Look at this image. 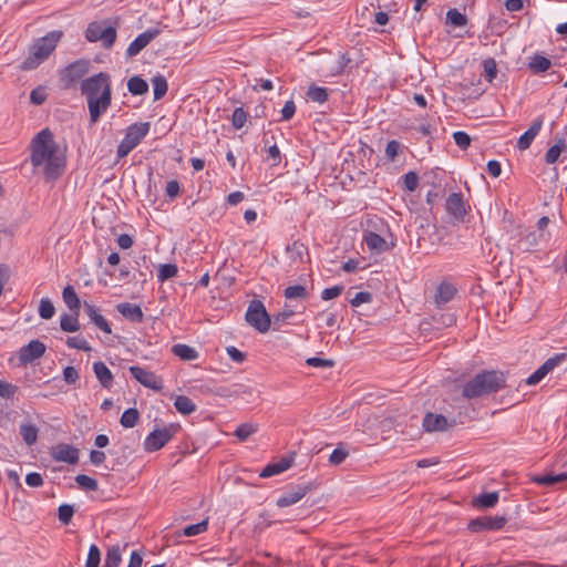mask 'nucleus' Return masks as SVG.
<instances>
[{
  "instance_id": "1",
  "label": "nucleus",
  "mask_w": 567,
  "mask_h": 567,
  "mask_svg": "<svg viewBox=\"0 0 567 567\" xmlns=\"http://www.w3.org/2000/svg\"><path fill=\"white\" fill-rule=\"evenodd\" d=\"M30 162L34 173L42 174L47 181H55L64 173L65 155L60 152L49 128L41 130L32 138Z\"/></svg>"
},
{
  "instance_id": "2",
  "label": "nucleus",
  "mask_w": 567,
  "mask_h": 567,
  "mask_svg": "<svg viewBox=\"0 0 567 567\" xmlns=\"http://www.w3.org/2000/svg\"><path fill=\"white\" fill-rule=\"evenodd\" d=\"M82 95L85 96L90 122L95 124L112 103V81L106 72H100L81 82Z\"/></svg>"
},
{
  "instance_id": "3",
  "label": "nucleus",
  "mask_w": 567,
  "mask_h": 567,
  "mask_svg": "<svg viewBox=\"0 0 567 567\" xmlns=\"http://www.w3.org/2000/svg\"><path fill=\"white\" fill-rule=\"evenodd\" d=\"M457 292L456 287L449 280H442L434 290L433 303L436 312L432 310L427 326L434 330L451 327L455 322V316L449 311L441 312L443 307L452 301Z\"/></svg>"
},
{
  "instance_id": "4",
  "label": "nucleus",
  "mask_w": 567,
  "mask_h": 567,
  "mask_svg": "<svg viewBox=\"0 0 567 567\" xmlns=\"http://www.w3.org/2000/svg\"><path fill=\"white\" fill-rule=\"evenodd\" d=\"M505 386V377L497 371H483L468 380L462 390V395L468 400L482 398Z\"/></svg>"
},
{
  "instance_id": "5",
  "label": "nucleus",
  "mask_w": 567,
  "mask_h": 567,
  "mask_svg": "<svg viewBox=\"0 0 567 567\" xmlns=\"http://www.w3.org/2000/svg\"><path fill=\"white\" fill-rule=\"evenodd\" d=\"M62 37V31L54 30L38 39L30 48V53L21 63L20 69L30 71L38 68L55 50Z\"/></svg>"
},
{
  "instance_id": "6",
  "label": "nucleus",
  "mask_w": 567,
  "mask_h": 567,
  "mask_svg": "<svg viewBox=\"0 0 567 567\" xmlns=\"http://www.w3.org/2000/svg\"><path fill=\"white\" fill-rule=\"evenodd\" d=\"M150 123H134L130 125L126 130L124 138L121 141L120 145L117 146V157L123 158L128 153L134 150L140 142L150 132Z\"/></svg>"
},
{
  "instance_id": "7",
  "label": "nucleus",
  "mask_w": 567,
  "mask_h": 567,
  "mask_svg": "<svg viewBox=\"0 0 567 567\" xmlns=\"http://www.w3.org/2000/svg\"><path fill=\"white\" fill-rule=\"evenodd\" d=\"M245 318L251 327L261 333L267 332L271 324V318L264 303L257 299L250 301Z\"/></svg>"
},
{
  "instance_id": "8",
  "label": "nucleus",
  "mask_w": 567,
  "mask_h": 567,
  "mask_svg": "<svg viewBox=\"0 0 567 567\" xmlns=\"http://www.w3.org/2000/svg\"><path fill=\"white\" fill-rule=\"evenodd\" d=\"M85 38L89 42L101 41L103 48L110 49L116 40V29L106 25L105 22H91L85 31Z\"/></svg>"
},
{
  "instance_id": "9",
  "label": "nucleus",
  "mask_w": 567,
  "mask_h": 567,
  "mask_svg": "<svg viewBox=\"0 0 567 567\" xmlns=\"http://www.w3.org/2000/svg\"><path fill=\"white\" fill-rule=\"evenodd\" d=\"M178 429V424H169L163 429L154 430L145 437L144 450L146 452L161 450L173 439Z\"/></svg>"
},
{
  "instance_id": "10",
  "label": "nucleus",
  "mask_w": 567,
  "mask_h": 567,
  "mask_svg": "<svg viewBox=\"0 0 567 567\" xmlns=\"http://www.w3.org/2000/svg\"><path fill=\"white\" fill-rule=\"evenodd\" d=\"M90 69V61L81 59L76 60L63 70H61V81L63 82L64 89H71L74 84L80 81L84 75L87 74Z\"/></svg>"
},
{
  "instance_id": "11",
  "label": "nucleus",
  "mask_w": 567,
  "mask_h": 567,
  "mask_svg": "<svg viewBox=\"0 0 567 567\" xmlns=\"http://www.w3.org/2000/svg\"><path fill=\"white\" fill-rule=\"evenodd\" d=\"M429 184L431 185V189L427 190V203L444 197L446 194L445 171L436 167L432 169L431 173H427V185Z\"/></svg>"
},
{
  "instance_id": "12",
  "label": "nucleus",
  "mask_w": 567,
  "mask_h": 567,
  "mask_svg": "<svg viewBox=\"0 0 567 567\" xmlns=\"http://www.w3.org/2000/svg\"><path fill=\"white\" fill-rule=\"evenodd\" d=\"M444 207L453 223L464 221L467 215V208L461 193H451L445 199Z\"/></svg>"
},
{
  "instance_id": "13",
  "label": "nucleus",
  "mask_w": 567,
  "mask_h": 567,
  "mask_svg": "<svg viewBox=\"0 0 567 567\" xmlns=\"http://www.w3.org/2000/svg\"><path fill=\"white\" fill-rule=\"evenodd\" d=\"M317 488V484L315 482H308L305 484L296 485L290 491L282 494L276 502L278 507H287L296 504L302 497H305L309 492Z\"/></svg>"
},
{
  "instance_id": "14",
  "label": "nucleus",
  "mask_w": 567,
  "mask_h": 567,
  "mask_svg": "<svg viewBox=\"0 0 567 567\" xmlns=\"http://www.w3.org/2000/svg\"><path fill=\"white\" fill-rule=\"evenodd\" d=\"M567 359V354L561 352L557 353L551 358H548L533 374H530L526 383L528 385H535L540 382L550 371L563 363Z\"/></svg>"
},
{
  "instance_id": "15",
  "label": "nucleus",
  "mask_w": 567,
  "mask_h": 567,
  "mask_svg": "<svg viewBox=\"0 0 567 567\" xmlns=\"http://www.w3.org/2000/svg\"><path fill=\"white\" fill-rule=\"evenodd\" d=\"M130 373L136 381H138L141 384H143L146 388H150L155 391H161L163 389L162 378L156 375L152 371H147L137 365H133V367H130Z\"/></svg>"
},
{
  "instance_id": "16",
  "label": "nucleus",
  "mask_w": 567,
  "mask_h": 567,
  "mask_svg": "<svg viewBox=\"0 0 567 567\" xmlns=\"http://www.w3.org/2000/svg\"><path fill=\"white\" fill-rule=\"evenodd\" d=\"M506 524L504 516H482L468 523V529L474 533L483 530H498Z\"/></svg>"
},
{
  "instance_id": "17",
  "label": "nucleus",
  "mask_w": 567,
  "mask_h": 567,
  "mask_svg": "<svg viewBox=\"0 0 567 567\" xmlns=\"http://www.w3.org/2000/svg\"><path fill=\"white\" fill-rule=\"evenodd\" d=\"M45 344L39 340H31L27 346L22 347L19 352V361L21 364H28L41 358L45 352Z\"/></svg>"
},
{
  "instance_id": "18",
  "label": "nucleus",
  "mask_w": 567,
  "mask_h": 567,
  "mask_svg": "<svg viewBox=\"0 0 567 567\" xmlns=\"http://www.w3.org/2000/svg\"><path fill=\"white\" fill-rule=\"evenodd\" d=\"M51 456L58 462L75 464L79 461V450L70 444L60 443L52 447Z\"/></svg>"
},
{
  "instance_id": "19",
  "label": "nucleus",
  "mask_w": 567,
  "mask_h": 567,
  "mask_svg": "<svg viewBox=\"0 0 567 567\" xmlns=\"http://www.w3.org/2000/svg\"><path fill=\"white\" fill-rule=\"evenodd\" d=\"M158 29H148L145 32L141 33L136 37V39L131 42L126 50V55L128 58H133L137 55L144 48H146L151 41H153L158 34Z\"/></svg>"
},
{
  "instance_id": "20",
  "label": "nucleus",
  "mask_w": 567,
  "mask_h": 567,
  "mask_svg": "<svg viewBox=\"0 0 567 567\" xmlns=\"http://www.w3.org/2000/svg\"><path fill=\"white\" fill-rule=\"evenodd\" d=\"M116 310L127 320L132 322H142L144 320V313L140 306L130 303V302H123L118 303L116 306Z\"/></svg>"
},
{
  "instance_id": "21",
  "label": "nucleus",
  "mask_w": 567,
  "mask_h": 567,
  "mask_svg": "<svg viewBox=\"0 0 567 567\" xmlns=\"http://www.w3.org/2000/svg\"><path fill=\"white\" fill-rule=\"evenodd\" d=\"M83 307L85 313L87 315L92 323H94L103 332L109 334L112 333V329L107 320L97 312L96 308L93 305L84 301Z\"/></svg>"
},
{
  "instance_id": "22",
  "label": "nucleus",
  "mask_w": 567,
  "mask_h": 567,
  "mask_svg": "<svg viewBox=\"0 0 567 567\" xmlns=\"http://www.w3.org/2000/svg\"><path fill=\"white\" fill-rule=\"evenodd\" d=\"M542 125V118H537L536 121H534L529 128L518 138L517 147L522 151L527 150L533 143L536 135L539 133Z\"/></svg>"
},
{
  "instance_id": "23",
  "label": "nucleus",
  "mask_w": 567,
  "mask_h": 567,
  "mask_svg": "<svg viewBox=\"0 0 567 567\" xmlns=\"http://www.w3.org/2000/svg\"><path fill=\"white\" fill-rule=\"evenodd\" d=\"M454 420L449 421L444 415L427 412V432L446 431L454 425Z\"/></svg>"
},
{
  "instance_id": "24",
  "label": "nucleus",
  "mask_w": 567,
  "mask_h": 567,
  "mask_svg": "<svg viewBox=\"0 0 567 567\" xmlns=\"http://www.w3.org/2000/svg\"><path fill=\"white\" fill-rule=\"evenodd\" d=\"M292 463H293L292 457H284L279 462L268 464L266 467H264L262 471L260 472L259 476L266 478V477H270V476L280 474V473L285 472L286 470H288L289 467H291Z\"/></svg>"
},
{
  "instance_id": "25",
  "label": "nucleus",
  "mask_w": 567,
  "mask_h": 567,
  "mask_svg": "<svg viewBox=\"0 0 567 567\" xmlns=\"http://www.w3.org/2000/svg\"><path fill=\"white\" fill-rule=\"evenodd\" d=\"M93 371L101 385L105 389H110L113 384V374L111 370L102 361L93 363Z\"/></svg>"
},
{
  "instance_id": "26",
  "label": "nucleus",
  "mask_w": 567,
  "mask_h": 567,
  "mask_svg": "<svg viewBox=\"0 0 567 567\" xmlns=\"http://www.w3.org/2000/svg\"><path fill=\"white\" fill-rule=\"evenodd\" d=\"M62 299L64 301V303L66 305V307L72 311V312H79L80 311V308H81V301L74 290V288L70 285H68L63 291H62Z\"/></svg>"
},
{
  "instance_id": "27",
  "label": "nucleus",
  "mask_w": 567,
  "mask_h": 567,
  "mask_svg": "<svg viewBox=\"0 0 567 567\" xmlns=\"http://www.w3.org/2000/svg\"><path fill=\"white\" fill-rule=\"evenodd\" d=\"M363 241L365 243V245L368 246V248L370 250L381 252L386 249L385 239L377 233H373V231L367 233L364 235Z\"/></svg>"
},
{
  "instance_id": "28",
  "label": "nucleus",
  "mask_w": 567,
  "mask_h": 567,
  "mask_svg": "<svg viewBox=\"0 0 567 567\" xmlns=\"http://www.w3.org/2000/svg\"><path fill=\"white\" fill-rule=\"evenodd\" d=\"M172 352L184 361H193L198 358V352L193 347L184 343L174 344L172 347Z\"/></svg>"
},
{
  "instance_id": "29",
  "label": "nucleus",
  "mask_w": 567,
  "mask_h": 567,
  "mask_svg": "<svg viewBox=\"0 0 567 567\" xmlns=\"http://www.w3.org/2000/svg\"><path fill=\"white\" fill-rule=\"evenodd\" d=\"M532 480L538 485L553 486L555 484L567 481V472L559 474L536 475Z\"/></svg>"
},
{
  "instance_id": "30",
  "label": "nucleus",
  "mask_w": 567,
  "mask_h": 567,
  "mask_svg": "<svg viewBox=\"0 0 567 567\" xmlns=\"http://www.w3.org/2000/svg\"><path fill=\"white\" fill-rule=\"evenodd\" d=\"M499 495L497 492H491V493H483L476 496L473 501L475 506L482 507V508H492L494 507L498 502Z\"/></svg>"
},
{
  "instance_id": "31",
  "label": "nucleus",
  "mask_w": 567,
  "mask_h": 567,
  "mask_svg": "<svg viewBox=\"0 0 567 567\" xmlns=\"http://www.w3.org/2000/svg\"><path fill=\"white\" fill-rule=\"evenodd\" d=\"M174 406L183 415H189L196 411V404L186 395L176 396Z\"/></svg>"
},
{
  "instance_id": "32",
  "label": "nucleus",
  "mask_w": 567,
  "mask_h": 567,
  "mask_svg": "<svg viewBox=\"0 0 567 567\" xmlns=\"http://www.w3.org/2000/svg\"><path fill=\"white\" fill-rule=\"evenodd\" d=\"M127 89L133 95H143L148 92V84L141 76L134 75L127 81Z\"/></svg>"
},
{
  "instance_id": "33",
  "label": "nucleus",
  "mask_w": 567,
  "mask_h": 567,
  "mask_svg": "<svg viewBox=\"0 0 567 567\" xmlns=\"http://www.w3.org/2000/svg\"><path fill=\"white\" fill-rule=\"evenodd\" d=\"M38 427L31 423H22L20 425V435L27 445H33L38 440Z\"/></svg>"
},
{
  "instance_id": "34",
  "label": "nucleus",
  "mask_w": 567,
  "mask_h": 567,
  "mask_svg": "<svg viewBox=\"0 0 567 567\" xmlns=\"http://www.w3.org/2000/svg\"><path fill=\"white\" fill-rule=\"evenodd\" d=\"M79 312H73L72 315L64 313L61 316L60 327L65 332H75L80 329V323L78 319Z\"/></svg>"
},
{
  "instance_id": "35",
  "label": "nucleus",
  "mask_w": 567,
  "mask_h": 567,
  "mask_svg": "<svg viewBox=\"0 0 567 567\" xmlns=\"http://www.w3.org/2000/svg\"><path fill=\"white\" fill-rule=\"evenodd\" d=\"M306 95L312 102L324 103L328 100L329 93L326 87L311 84L308 87Z\"/></svg>"
},
{
  "instance_id": "36",
  "label": "nucleus",
  "mask_w": 567,
  "mask_h": 567,
  "mask_svg": "<svg viewBox=\"0 0 567 567\" xmlns=\"http://www.w3.org/2000/svg\"><path fill=\"white\" fill-rule=\"evenodd\" d=\"M550 60L539 54H535L534 56H532L528 64L529 69L534 73L545 72L550 68Z\"/></svg>"
},
{
  "instance_id": "37",
  "label": "nucleus",
  "mask_w": 567,
  "mask_h": 567,
  "mask_svg": "<svg viewBox=\"0 0 567 567\" xmlns=\"http://www.w3.org/2000/svg\"><path fill=\"white\" fill-rule=\"evenodd\" d=\"M284 296L286 299H300L306 300L309 297L308 290L302 285L289 286L285 289Z\"/></svg>"
},
{
  "instance_id": "38",
  "label": "nucleus",
  "mask_w": 567,
  "mask_h": 567,
  "mask_svg": "<svg viewBox=\"0 0 567 567\" xmlns=\"http://www.w3.org/2000/svg\"><path fill=\"white\" fill-rule=\"evenodd\" d=\"M566 147V142L564 138H558L556 144L548 148L545 155V161L547 164H554L557 162L559 155L563 150Z\"/></svg>"
},
{
  "instance_id": "39",
  "label": "nucleus",
  "mask_w": 567,
  "mask_h": 567,
  "mask_svg": "<svg viewBox=\"0 0 567 567\" xmlns=\"http://www.w3.org/2000/svg\"><path fill=\"white\" fill-rule=\"evenodd\" d=\"M140 419V413L135 408L125 410L121 416L120 423L123 427L131 429L136 425Z\"/></svg>"
},
{
  "instance_id": "40",
  "label": "nucleus",
  "mask_w": 567,
  "mask_h": 567,
  "mask_svg": "<svg viewBox=\"0 0 567 567\" xmlns=\"http://www.w3.org/2000/svg\"><path fill=\"white\" fill-rule=\"evenodd\" d=\"M154 100H161L167 92L168 85L165 76L156 75L152 79Z\"/></svg>"
},
{
  "instance_id": "41",
  "label": "nucleus",
  "mask_w": 567,
  "mask_h": 567,
  "mask_svg": "<svg viewBox=\"0 0 567 567\" xmlns=\"http://www.w3.org/2000/svg\"><path fill=\"white\" fill-rule=\"evenodd\" d=\"M122 561L121 549L118 545L107 549L104 567H118Z\"/></svg>"
},
{
  "instance_id": "42",
  "label": "nucleus",
  "mask_w": 567,
  "mask_h": 567,
  "mask_svg": "<svg viewBox=\"0 0 567 567\" xmlns=\"http://www.w3.org/2000/svg\"><path fill=\"white\" fill-rule=\"evenodd\" d=\"M349 456V451L343 443H339L338 446L332 451L329 463L331 465H340Z\"/></svg>"
},
{
  "instance_id": "43",
  "label": "nucleus",
  "mask_w": 567,
  "mask_h": 567,
  "mask_svg": "<svg viewBox=\"0 0 567 567\" xmlns=\"http://www.w3.org/2000/svg\"><path fill=\"white\" fill-rule=\"evenodd\" d=\"M446 22L453 27H464L467 23V18L457 9H450L446 13Z\"/></svg>"
},
{
  "instance_id": "44",
  "label": "nucleus",
  "mask_w": 567,
  "mask_h": 567,
  "mask_svg": "<svg viewBox=\"0 0 567 567\" xmlns=\"http://www.w3.org/2000/svg\"><path fill=\"white\" fill-rule=\"evenodd\" d=\"M296 311L285 307L282 311L278 312L272 318L274 329L279 330L282 324L287 323L290 318L295 316Z\"/></svg>"
},
{
  "instance_id": "45",
  "label": "nucleus",
  "mask_w": 567,
  "mask_h": 567,
  "mask_svg": "<svg viewBox=\"0 0 567 567\" xmlns=\"http://www.w3.org/2000/svg\"><path fill=\"white\" fill-rule=\"evenodd\" d=\"M258 430L257 425L252 424V423H243L240 424L236 431H235V436L240 441V442H244L246 441L250 435H252L254 433H256Z\"/></svg>"
},
{
  "instance_id": "46",
  "label": "nucleus",
  "mask_w": 567,
  "mask_h": 567,
  "mask_svg": "<svg viewBox=\"0 0 567 567\" xmlns=\"http://www.w3.org/2000/svg\"><path fill=\"white\" fill-rule=\"evenodd\" d=\"M178 272V268L174 264H163L159 266L157 278L161 282H164L171 278H174Z\"/></svg>"
},
{
  "instance_id": "47",
  "label": "nucleus",
  "mask_w": 567,
  "mask_h": 567,
  "mask_svg": "<svg viewBox=\"0 0 567 567\" xmlns=\"http://www.w3.org/2000/svg\"><path fill=\"white\" fill-rule=\"evenodd\" d=\"M484 78L487 82H493L497 75V64L494 59L488 58L483 61Z\"/></svg>"
},
{
  "instance_id": "48",
  "label": "nucleus",
  "mask_w": 567,
  "mask_h": 567,
  "mask_svg": "<svg viewBox=\"0 0 567 567\" xmlns=\"http://www.w3.org/2000/svg\"><path fill=\"white\" fill-rule=\"evenodd\" d=\"M39 316L42 319H51L55 313V308L50 299L42 298L39 303Z\"/></svg>"
},
{
  "instance_id": "49",
  "label": "nucleus",
  "mask_w": 567,
  "mask_h": 567,
  "mask_svg": "<svg viewBox=\"0 0 567 567\" xmlns=\"http://www.w3.org/2000/svg\"><path fill=\"white\" fill-rule=\"evenodd\" d=\"M76 484L85 491H96L99 485L97 481L85 474H79L75 476Z\"/></svg>"
},
{
  "instance_id": "50",
  "label": "nucleus",
  "mask_w": 567,
  "mask_h": 567,
  "mask_svg": "<svg viewBox=\"0 0 567 567\" xmlns=\"http://www.w3.org/2000/svg\"><path fill=\"white\" fill-rule=\"evenodd\" d=\"M208 528V519H204L197 524L188 525L183 529V535L190 537L205 533Z\"/></svg>"
},
{
  "instance_id": "51",
  "label": "nucleus",
  "mask_w": 567,
  "mask_h": 567,
  "mask_svg": "<svg viewBox=\"0 0 567 567\" xmlns=\"http://www.w3.org/2000/svg\"><path fill=\"white\" fill-rule=\"evenodd\" d=\"M100 563H101L100 548L95 544H92L89 548L85 567H99Z\"/></svg>"
},
{
  "instance_id": "52",
  "label": "nucleus",
  "mask_w": 567,
  "mask_h": 567,
  "mask_svg": "<svg viewBox=\"0 0 567 567\" xmlns=\"http://www.w3.org/2000/svg\"><path fill=\"white\" fill-rule=\"evenodd\" d=\"M73 514H74V508L72 505L62 504L59 506L58 517L62 524L68 525L71 522Z\"/></svg>"
},
{
  "instance_id": "53",
  "label": "nucleus",
  "mask_w": 567,
  "mask_h": 567,
  "mask_svg": "<svg viewBox=\"0 0 567 567\" xmlns=\"http://www.w3.org/2000/svg\"><path fill=\"white\" fill-rule=\"evenodd\" d=\"M247 113L243 107H236L233 112L231 124L236 130L241 128L247 122Z\"/></svg>"
},
{
  "instance_id": "54",
  "label": "nucleus",
  "mask_w": 567,
  "mask_h": 567,
  "mask_svg": "<svg viewBox=\"0 0 567 567\" xmlns=\"http://www.w3.org/2000/svg\"><path fill=\"white\" fill-rule=\"evenodd\" d=\"M66 344L71 349H78V350H82V351H91V347H90L89 342L83 338L69 337L66 340Z\"/></svg>"
},
{
  "instance_id": "55",
  "label": "nucleus",
  "mask_w": 567,
  "mask_h": 567,
  "mask_svg": "<svg viewBox=\"0 0 567 567\" xmlns=\"http://www.w3.org/2000/svg\"><path fill=\"white\" fill-rule=\"evenodd\" d=\"M400 152H401V144L395 140H392L388 143V145L385 147V157L389 161L394 162L395 158L398 157V155L400 154Z\"/></svg>"
},
{
  "instance_id": "56",
  "label": "nucleus",
  "mask_w": 567,
  "mask_h": 567,
  "mask_svg": "<svg viewBox=\"0 0 567 567\" xmlns=\"http://www.w3.org/2000/svg\"><path fill=\"white\" fill-rule=\"evenodd\" d=\"M404 189L414 192L419 185V176L415 172H409L403 176Z\"/></svg>"
},
{
  "instance_id": "57",
  "label": "nucleus",
  "mask_w": 567,
  "mask_h": 567,
  "mask_svg": "<svg viewBox=\"0 0 567 567\" xmlns=\"http://www.w3.org/2000/svg\"><path fill=\"white\" fill-rule=\"evenodd\" d=\"M47 100L45 90L41 86L33 89L30 93V102L34 105H41Z\"/></svg>"
},
{
  "instance_id": "58",
  "label": "nucleus",
  "mask_w": 567,
  "mask_h": 567,
  "mask_svg": "<svg viewBox=\"0 0 567 567\" xmlns=\"http://www.w3.org/2000/svg\"><path fill=\"white\" fill-rule=\"evenodd\" d=\"M453 138L455 141V144L461 148V150H466L470 144H471V137L467 133L463 132V131H457L453 134Z\"/></svg>"
},
{
  "instance_id": "59",
  "label": "nucleus",
  "mask_w": 567,
  "mask_h": 567,
  "mask_svg": "<svg viewBox=\"0 0 567 567\" xmlns=\"http://www.w3.org/2000/svg\"><path fill=\"white\" fill-rule=\"evenodd\" d=\"M17 390L18 388L14 384L0 380V398L11 399Z\"/></svg>"
},
{
  "instance_id": "60",
  "label": "nucleus",
  "mask_w": 567,
  "mask_h": 567,
  "mask_svg": "<svg viewBox=\"0 0 567 567\" xmlns=\"http://www.w3.org/2000/svg\"><path fill=\"white\" fill-rule=\"evenodd\" d=\"M306 363L315 368H332L334 365V362L332 360L321 359L317 357L307 359Z\"/></svg>"
},
{
  "instance_id": "61",
  "label": "nucleus",
  "mask_w": 567,
  "mask_h": 567,
  "mask_svg": "<svg viewBox=\"0 0 567 567\" xmlns=\"http://www.w3.org/2000/svg\"><path fill=\"white\" fill-rule=\"evenodd\" d=\"M296 113V104L292 100H289L285 103L281 110V120L289 121L293 117Z\"/></svg>"
},
{
  "instance_id": "62",
  "label": "nucleus",
  "mask_w": 567,
  "mask_h": 567,
  "mask_svg": "<svg viewBox=\"0 0 567 567\" xmlns=\"http://www.w3.org/2000/svg\"><path fill=\"white\" fill-rule=\"evenodd\" d=\"M372 300V296L368 291H360L355 293V296L350 300L351 306L359 307L362 303L370 302Z\"/></svg>"
},
{
  "instance_id": "63",
  "label": "nucleus",
  "mask_w": 567,
  "mask_h": 567,
  "mask_svg": "<svg viewBox=\"0 0 567 567\" xmlns=\"http://www.w3.org/2000/svg\"><path fill=\"white\" fill-rule=\"evenodd\" d=\"M342 290H343V288L341 286H333L330 288H326L321 292V298L323 300H331L333 298L339 297L341 295Z\"/></svg>"
},
{
  "instance_id": "64",
  "label": "nucleus",
  "mask_w": 567,
  "mask_h": 567,
  "mask_svg": "<svg viewBox=\"0 0 567 567\" xmlns=\"http://www.w3.org/2000/svg\"><path fill=\"white\" fill-rule=\"evenodd\" d=\"M63 379L68 384H74L79 380V373L74 367H66L63 370Z\"/></svg>"
}]
</instances>
